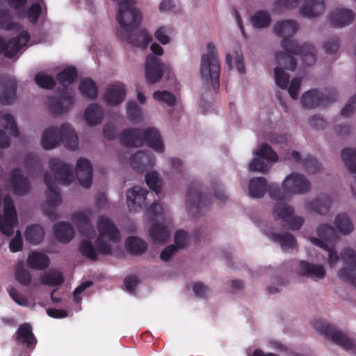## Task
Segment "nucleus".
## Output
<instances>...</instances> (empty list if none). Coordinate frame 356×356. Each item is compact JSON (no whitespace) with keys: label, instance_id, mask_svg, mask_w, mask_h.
<instances>
[{"label":"nucleus","instance_id":"1","mask_svg":"<svg viewBox=\"0 0 356 356\" xmlns=\"http://www.w3.org/2000/svg\"><path fill=\"white\" fill-rule=\"evenodd\" d=\"M298 30V24L292 19L277 22L274 25V33L278 37L283 38L282 47L286 51H279L275 55L277 62L284 65L286 70L294 71L297 62L293 55L300 56L306 65H312L316 62V50L309 43L299 44L291 39Z\"/></svg>","mask_w":356,"mask_h":356},{"label":"nucleus","instance_id":"2","mask_svg":"<svg viewBox=\"0 0 356 356\" xmlns=\"http://www.w3.org/2000/svg\"><path fill=\"white\" fill-rule=\"evenodd\" d=\"M113 1H116L118 6L116 20L120 28L117 31L118 36L135 47L146 48L152 40L151 35L146 31H140L136 36L132 35V33L138 29L142 19L139 10L135 6L136 0Z\"/></svg>","mask_w":356,"mask_h":356},{"label":"nucleus","instance_id":"3","mask_svg":"<svg viewBox=\"0 0 356 356\" xmlns=\"http://www.w3.org/2000/svg\"><path fill=\"white\" fill-rule=\"evenodd\" d=\"M310 182L303 175L291 173L283 181L282 186L278 184H269V196L277 201L273 207V214L278 219H284L294 212L293 207L285 203L291 194H302L310 190Z\"/></svg>","mask_w":356,"mask_h":356},{"label":"nucleus","instance_id":"4","mask_svg":"<svg viewBox=\"0 0 356 356\" xmlns=\"http://www.w3.org/2000/svg\"><path fill=\"white\" fill-rule=\"evenodd\" d=\"M41 143L44 149H54L62 143L66 148L75 150L79 145L77 135L68 123L63 124L60 128L51 127L46 129Z\"/></svg>","mask_w":356,"mask_h":356},{"label":"nucleus","instance_id":"5","mask_svg":"<svg viewBox=\"0 0 356 356\" xmlns=\"http://www.w3.org/2000/svg\"><path fill=\"white\" fill-rule=\"evenodd\" d=\"M97 228L99 234L95 241L98 252L103 255H111L112 248L104 241V238H107L110 242L113 243H119L120 234L118 227L110 218L102 216L98 218Z\"/></svg>","mask_w":356,"mask_h":356},{"label":"nucleus","instance_id":"6","mask_svg":"<svg viewBox=\"0 0 356 356\" xmlns=\"http://www.w3.org/2000/svg\"><path fill=\"white\" fill-rule=\"evenodd\" d=\"M220 63L215 45L212 42L207 44V54L202 55L201 59L200 74L206 81H211L213 90L219 88Z\"/></svg>","mask_w":356,"mask_h":356},{"label":"nucleus","instance_id":"7","mask_svg":"<svg viewBox=\"0 0 356 356\" xmlns=\"http://www.w3.org/2000/svg\"><path fill=\"white\" fill-rule=\"evenodd\" d=\"M319 238H311L312 243L328 252V264L332 267L339 261V257L334 250V245L338 239L335 229L327 224L320 225L317 228Z\"/></svg>","mask_w":356,"mask_h":356},{"label":"nucleus","instance_id":"8","mask_svg":"<svg viewBox=\"0 0 356 356\" xmlns=\"http://www.w3.org/2000/svg\"><path fill=\"white\" fill-rule=\"evenodd\" d=\"M186 204L188 214L195 218L200 217L211 206V197L202 191V186L193 182L188 189Z\"/></svg>","mask_w":356,"mask_h":356},{"label":"nucleus","instance_id":"9","mask_svg":"<svg viewBox=\"0 0 356 356\" xmlns=\"http://www.w3.org/2000/svg\"><path fill=\"white\" fill-rule=\"evenodd\" d=\"M314 328L327 339H331L335 344L346 350H353L356 348L355 342L345 333L338 330L332 325L321 321L314 323Z\"/></svg>","mask_w":356,"mask_h":356},{"label":"nucleus","instance_id":"10","mask_svg":"<svg viewBox=\"0 0 356 356\" xmlns=\"http://www.w3.org/2000/svg\"><path fill=\"white\" fill-rule=\"evenodd\" d=\"M74 92L63 88L58 97H49L46 104L49 111L55 116H58L69 111L74 103Z\"/></svg>","mask_w":356,"mask_h":356},{"label":"nucleus","instance_id":"11","mask_svg":"<svg viewBox=\"0 0 356 356\" xmlns=\"http://www.w3.org/2000/svg\"><path fill=\"white\" fill-rule=\"evenodd\" d=\"M18 217L13 199L6 195L3 198V214L0 215V230L8 236L14 233V227L17 224Z\"/></svg>","mask_w":356,"mask_h":356},{"label":"nucleus","instance_id":"12","mask_svg":"<svg viewBox=\"0 0 356 356\" xmlns=\"http://www.w3.org/2000/svg\"><path fill=\"white\" fill-rule=\"evenodd\" d=\"M44 182L48 190L47 202L49 204L47 208L44 209V213L51 220H56L58 216L55 208L61 204V196L53 178L48 172L44 173Z\"/></svg>","mask_w":356,"mask_h":356},{"label":"nucleus","instance_id":"13","mask_svg":"<svg viewBox=\"0 0 356 356\" xmlns=\"http://www.w3.org/2000/svg\"><path fill=\"white\" fill-rule=\"evenodd\" d=\"M337 99L334 90H330L327 94L320 92L317 90H311L303 93L301 104L306 108H315L321 106H326L334 102Z\"/></svg>","mask_w":356,"mask_h":356},{"label":"nucleus","instance_id":"14","mask_svg":"<svg viewBox=\"0 0 356 356\" xmlns=\"http://www.w3.org/2000/svg\"><path fill=\"white\" fill-rule=\"evenodd\" d=\"M255 154L258 157L254 158L249 165L250 170L253 172L266 173L268 166L265 160L268 162H276L278 160L277 154L267 143H263Z\"/></svg>","mask_w":356,"mask_h":356},{"label":"nucleus","instance_id":"15","mask_svg":"<svg viewBox=\"0 0 356 356\" xmlns=\"http://www.w3.org/2000/svg\"><path fill=\"white\" fill-rule=\"evenodd\" d=\"M30 39V35L26 31H22L16 38L6 41L0 36V54H3L8 58H13L17 53L25 47Z\"/></svg>","mask_w":356,"mask_h":356},{"label":"nucleus","instance_id":"16","mask_svg":"<svg viewBox=\"0 0 356 356\" xmlns=\"http://www.w3.org/2000/svg\"><path fill=\"white\" fill-rule=\"evenodd\" d=\"M169 70V66L161 63L160 59L154 55L147 56L145 63V76L149 83L153 84L159 81L163 74Z\"/></svg>","mask_w":356,"mask_h":356},{"label":"nucleus","instance_id":"17","mask_svg":"<svg viewBox=\"0 0 356 356\" xmlns=\"http://www.w3.org/2000/svg\"><path fill=\"white\" fill-rule=\"evenodd\" d=\"M341 259L347 266L339 271V277L346 281H350L356 287V252L351 248H344L340 253Z\"/></svg>","mask_w":356,"mask_h":356},{"label":"nucleus","instance_id":"18","mask_svg":"<svg viewBox=\"0 0 356 356\" xmlns=\"http://www.w3.org/2000/svg\"><path fill=\"white\" fill-rule=\"evenodd\" d=\"M49 167L59 184L68 185L73 181L72 165L65 163L57 158H52L49 160Z\"/></svg>","mask_w":356,"mask_h":356},{"label":"nucleus","instance_id":"19","mask_svg":"<svg viewBox=\"0 0 356 356\" xmlns=\"http://www.w3.org/2000/svg\"><path fill=\"white\" fill-rule=\"evenodd\" d=\"M10 184L13 193L18 196L27 195L31 188L29 179L24 175L22 170L19 168L11 170Z\"/></svg>","mask_w":356,"mask_h":356},{"label":"nucleus","instance_id":"20","mask_svg":"<svg viewBox=\"0 0 356 356\" xmlns=\"http://www.w3.org/2000/svg\"><path fill=\"white\" fill-rule=\"evenodd\" d=\"M17 82L8 76L0 77V104L5 106L12 104L16 99Z\"/></svg>","mask_w":356,"mask_h":356},{"label":"nucleus","instance_id":"21","mask_svg":"<svg viewBox=\"0 0 356 356\" xmlns=\"http://www.w3.org/2000/svg\"><path fill=\"white\" fill-rule=\"evenodd\" d=\"M148 191L139 186H134L127 192V205L131 212H136L145 204Z\"/></svg>","mask_w":356,"mask_h":356},{"label":"nucleus","instance_id":"22","mask_svg":"<svg viewBox=\"0 0 356 356\" xmlns=\"http://www.w3.org/2000/svg\"><path fill=\"white\" fill-rule=\"evenodd\" d=\"M75 173L80 184L86 188H90L92 180V165L89 160L80 158L76 162Z\"/></svg>","mask_w":356,"mask_h":356},{"label":"nucleus","instance_id":"23","mask_svg":"<svg viewBox=\"0 0 356 356\" xmlns=\"http://www.w3.org/2000/svg\"><path fill=\"white\" fill-rule=\"evenodd\" d=\"M119 141L127 148L142 147V129L130 127L122 130L119 135Z\"/></svg>","mask_w":356,"mask_h":356},{"label":"nucleus","instance_id":"24","mask_svg":"<svg viewBox=\"0 0 356 356\" xmlns=\"http://www.w3.org/2000/svg\"><path fill=\"white\" fill-rule=\"evenodd\" d=\"M71 219L81 235L89 238H93L95 236V228L87 214L76 212L72 215Z\"/></svg>","mask_w":356,"mask_h":356},{"label":"nucleus","instance_id":"25","mask_svg":"<svg viewBox=\"0 0 356 356\" xmlns=\"http://www.w3.org/2000/svg\"><path fill=\"white\" fill-rule=\"evenodd\" d=\"M156 159L149 151H138L132 155L130 159V164L132 168L138 171H144L154 166Z\"/></svg>","mask_w":356,"mask_h":356},{"label":"nucleus","instance_id":"26","mask_svg":"<svg viewBox=\"0 0 356 356\" xmlns=\"http://www.w3.org/2000/svg\"><path fill=\"white\" fill-rule=\"evenodd\" d=\"M354 18L355 14L351 10L336 8L330 13L328 19L332 27L342 28L349 25Z\"/></svg>","mask_w":356,"mask_h":356},{"label":"nucleus","instance_id":"27","mask_svg":"<svg viewBox=\"0 0 356 356\" xmlns=\"http://www.w3.org/2000/svg\"><path fill=\"white\" fill-rule=\"evenodd\" d=\"M143 144L146 145L158 153L164 152V145L159 131L154 127H149L145 130L142 129Z\"/></svg>","mask_w":356,"mask_h":356},{"label":"nucleus","instance_id":"28","mask_svg":"<svg viewBox=\"0 0 356 356\" xmlns=\"http://www.w3.org/2000/svg\"><path fill=\"white\" fill-rule=\"evenodd\" d=\"M126 90L123 83L110 86L106 90L104 100L109 106L120 104L125 98Z\"/></svg>","mask_w":356,"mask_h":356},{"label":"nucleus","instance_id":"29","mask_svg":"<svg viewBox=\"0 0 356 356\" xmlns=\"http://www.w3.org/2000/svg\"><path fill=\"white\" fill-rule=\"evenodd\" d=\"M298 272L301 275L314 280L323 279L325 276V270L323 265L314 264L305 261L299 262Z\"/></svg>","mask_w":356,"mask_h":356},{"label":"nucleus","instance_id":"30","mask_svg":"<svg viewBox=\"0 0 356 356\" xmlns=\"http://www.w3.org/2000/svg\"><path fill=\"white\" fill-rule=\"evenodd\" d=\"M16 340L19 343L24 344L28 348H33L35 346L37 339L29 323H25L19 325L16 332Z\"/></svg>","mask_w":356,"mask_h":356},{"label":"nucleus","instance_id":"31","mask_svg":"<svg viewBox=\"0 0 356 356\" xmlns=\"http://www.w3.org/2000/svg\"><path fill=\"white\" fill-rule=\"evenodd\" d=\"M325 10L323 0H305L304 3L300 7V13L303 17L313 18Z\"/></svg>","mask_w":356,"mask_h":356},{"label":"nucleus","instance_id":"32","mask_svg":"<svg viewBox=\"0 0 356 356\" xmlns=\"http://www.w3.org/2000/svg\"><path fill=\"white\" fill-rule=\"evenodd\" d=\"M249 195L254 198L262 197L265 193L269 192V184L264 177H254L250 180L248 186Z\"/></svg>","mask_w":356,"mask_h":356},{"label":"nucleus","instance_id":"33","mask_svg":"<svg viewBox=\"0 0 356 356\" xmlns=\"http://www.w3.org/2000/svg\"><path fill=\"white\" fill-rule=\"evenodd\" d=\"M27 265L31 269L45 270L50 264L49 258L44 253L33 251L27 257Z\"/></svg>","mask_w":356,"mask_h":356},{"label":"nucleus","instance_id":"34","mask_svg":"<svg viewBox=\"0 0 356 356\" xmlns=\"http://www.w3.org/2000/svg\"><path fill=\"white\" fill-rule=\"evenodd\" d=\"M104 115V110L99 104H91L86 110L84 119L88 125L95 126L102 122Z\"/></svg>","mask_w":356,"mask_h":356},{"label":"nucleus","instance_id":"35","mask_svg":"<svg viewBox=\"0 0 356 356\" xmlns=\"http://www.w3.org/2000/svg\"><path fill=\"white\" fill-rule=\"evenodd\" d=\"M55 236L62 243L70 242L74 236V230L69 222H59L53 227Z\"/></svg>","mask_w":356,"mask_h":356},{"label":"nucleus","instance_id":"36","mask_svg":"<svg viewBox=\"0 0 356 356\" xmlns=\"http://www.w3.org/2000/svg\"><path fill=\"white\" fill-rule=\"evenodd\" d=\"M332 203V200L328 195L322 194L313 201L307 204L309 209L320 215H325L328 213Z\"/></svg>","mask_w":356,"mask_h":356},{"label":"nucleus","instance_id":"37","mask_svg":"<svg viewBox=\"0 0 356 356\" xmlns=\"http://www.w3.org/2000/svg\"><path fill=\"white\" fill-rule=\"evenodd\" d=\"M267 236L274 242L279 243L283 251L292 250L296 243L295 238L289 233L278 234L271 232L267 233Z\"/></svg>","mask_w":356,"mask_h":356},{"label":"nucleus","instance_id":"38","mask_svg":"<svg viewBox=\"0 0 356 356\" xmlns=\"http://www.w3.org/2000/svg\"><path fill=\"white\" fill-rule=\"evenodd\" d=\"M125 246L129 254L136 256L143 254L147 249V243L136 236H129L125 241Z\"/></svg>","mask_w":356,"mask_h":356},{"label":"nucleus","instance_id":"39","mask_svg":"<svg viewBox=\"0 0 356 356\" xmlns=\"http://www.w3.org/2000/svg\"><path fill=\"white\" fill-rule=\"evenodd\" d=\"M152 240L156 243H163L169 239L170 233L167 226L160 223L152 225L149 231Z\"/></svg>","mask_w":356,"mask_h":356},{"label":"nucleus","instance_id":"40","mask_svg":"<svg viewBox=\"0 0 356 356\" xmlns=\"http://www.w3.org/2000/svg\"><path fill=\"white\" fill-rule=\"evenodd\" d=\"M0 29L6 31H15L18 34L24 31L19 23L14 22L8 10H0Z\"/></svg>","mask_w":356,"mask_h":356},{"label":"nucleus","instance_id":"41","mask_svg":"<svg viewBox=\"0 0 356 356\" xmlns=\"http://www.w3.org/2000/svg\"><path fill=\"white\" fill-rule=\"evenodd\" d=\"M79 89L82 96L86 99H95L97 97L98 88L95 82L90 78L82 79Z\"/></svg>","mask_w":356,"mask_h":356},{"label":"nucleus","instance_id":"42","mask_svg":"<svg viewBox=\"0 0 356 356\" xmlns=\"http://www.w3.org/2000/svg\"><path fill=\"white\" fill-rule=\"evenodd\" d=\"M26 240L34 245L39 244L44 237V230L42 226L35 224L29 226L24 233Z\"/></svg>","mask_w":356,"mask_h":356},{"label":"nucleus","instance_id":"43","mask_svg":"<svg viewBox=\"0 0 356 356\" xmlns=\"http://www.w3.org/2000/svg\"><path fill=\"white\" fill-rule=\"evenodd\" d=\"M40 282L44 286H56L64 282V276L62 273L51 270L40 276Z\"/></svg>","mask_w":356,"mask_h":356},{"label":"nucleus","instance_id":"44","mask_svg":"<svg viewBox=\"0 0 356 356\" xmlns=\"http://www.w3.org/2000/svg\"><path fill=\"white\" fill-rule=\"evenodd\" d=\"M250 22L254 28L263 29L270 25L271 17L267 10H260L250 17Z\"/></svg>","mask_w":356,"mask_h":356},{"label":"nucleus","instance_id":"45","mask_svg":"<svg viewBox=\"0 0 356 356\" xmlns=\"http://www.w3.org/2000/svg\"><path fill=\"white\" fill-rule=\"evenodd\" d=\"M78 74L75 67H69L60 72L56 75V79L63 88L72 84L77 78Z\"/></svg>","mask_w":356,"mask_h":356},{"label":"nucleus","instance_id":"46","mask_svg":"<svg viewBox=\"0 0 356 356\" xmlns=\"http://www.w3.org/2000/svg\"><path fill=\"white\" fill-rule=\"evenodd\" d=\"M341 159L352 173H356V149L353 148H345L341 151Z\"/></svg>","mask_w":356,"mask_h":356},{"label":"nucleus","instance_id":"47","mask_svg":"<svg viewBox=\"0 0 356 356\" xmlns=\"http://www.w3.org/2000/svg\"><path fill=\"white\" fill-rule=\"evenodd\" d=\"M15 277L16 280L23 286H28L31 282V275L30 272L25 268L24 262L19 261L15 267Z\"/></svg>","mask_w":356,"mask_h":356},{"label":"nucleus","instance_id":"48","mask_svg":"<svg viewBox=\"0 0 356 356\" xmlns=\"http://www.w3.org/2000/svg\"><path fill=\"white\" fill-rule=\"evenodd\" d=\"M335 225L343 234H348L353 230V225L349 218L344 213L339 214L335 218Z\"/></svg>","mask_w":356,"mask_h":356},{"label":"nucleus","instance_id":"49","mask_svg":"<svg viewBox=\"0 0 356 356\" xmlns=\"http://www.w3.org/2000/svg\"><path fill=\"white\" fill-rule=\"evenodd\" d=\"M79 252L84 257L92 261L97 260V252L92 243L88 240H83L80 243Z\"/></svg>","mask_w":356,"mask_h":356},{"label":"nucleus","instance_id":"50","mask_svg":"<svg viewBox=\"0 0 356 356\" xmlns=\"http://www.w3.org/2000/svg\"><path fill=\"white\" fill-rule=\"evenodd\" d=\"M127 114L129 120L134 124L138 122L142 118V111L134 101L127 103Z\"/></svg>","mask_w":356,"mask_h":356},{"label":"nucleus","instance_id":"51","mask_svg":"<svg viewBox=\"0 0 356 356\" xmlns=\"http://www.w3.org/2000/svg\"><path fill=\"white\" fill-rule=\"evenodd\" d=\"M274 73L276 85L281 89H286L289 83V74L286 72L284 68L281 67H276Z\"/></svg>","mask_w":356,"mask_h":356},{"label":"nucleus","instance_id":"52","mask_svg":"<svg viewBox=\"0 0 356 356\" xmlns=\"http://www.w3.org/2000/svg\"><path fill=\"white\" fill-rule=\"evenodd\" d=\"M300 0H277L273 8V13L281 14L286 9H291L297 7Z\"/></svg>","mask_w":356,"mask_h":356},{"label":"nucleus","instance_id":"53","mask_svg":"<svg viewBox=\"0 0 356 356\" xmlns=\"http://www.w3.org/2000/svg\"><path fill=\"white\" fill-rule=\"evenodd\" d=\"M302 165L307 172L312 174L318 172L321 167L317 159L311 155H307L303 159Z\"/></svg>","mask_w":356,"mask_h":356},{"label":"nucleus","instance_id":"54","mask_svg":"<svg viewBox=\"0 0 356 356\" xmlns=\"http://www.w3.org/2000/svg\"><path fill=\"white\" fill-rule=\"evenodd\" d=\"M153 97L156 101L167 104L169 106H173L176 103V98L175 95L166 90L155 91L153 94Z\"/></svg>","mask_w":356,"mask_h":356},{"label":"nucleus","instance_id":"55","mask_svg":"<svg viewBox=\"0 0 356 356\" xmlns=\"http://www.w3.org/2000/svg\"><path fill=\"white\" fill-rule=\"evenodd\" d=\"M24 168L29 173L40 169L41 163L38 156L33 153L28 154L24 159Z\"/></svg>","mask_w":356,"mask_h":356},{"label":"nucleus","instance_id":"56","mask_svg":"<svg viewBox=\"0 0 356 356\" xmlns=\"http://www.w3.org/2000/svg\"><path fill=\"white\" fill-rule=\"evenodd\" d=\"M35 81L40 87L46 89H51L56 84L51 76L41 73L35 75Z\"/></svg>","mask_w":356,"mask_h":356},{"label":"nucleus","instance_id":"57","mask_svg":"<svg viewBox=\"0 0 356 356\" xmlns=\"http://www.w3.org/2000/svg\"><path fill=\"white\" fill-rule=\"evenodd\" d=\"M2 119L6 124V129H9L11 136L15 138L18 137L19 133L14 116L10 113H6Z\"/></svg>","mask_w":356,"mask_h":356},{"label":"nucleus","instance_id":"58","mask_svg":"<svg viewBox=\"0 0 356 356\" xmlns=\"http://www.w3.org/2000/svg\"><path fill=\"white\" fill-rule=\"evenodd\" d=\"M10 297L15 301L17 305L20 306H28L29 300L24 295L19 293L17 289L14 287L10 288L8 290Z\"/></svg>","mask_w":356,"mask_h":356},{"label":"nucleus","instance_id":"59","mask_svg":"<svg viewBox=\"0 0 356 356\" xmlns=\"http://www.w3.org/2000/svg\"><path fill=\"white\" fill-rule=\"evenodd\" d=\"M289 216L284 219H281L283 222L288 223V227L292 230H298L304 222V218L300 216Z\"/></svg>","mask_w":356,"mask_h":356},{"label":"nucleus","instance_id":"60","mask_svg":"<svg viewBox=\"0 0 356 356\" xmlns=\"http://www.w3.org/2000/svg\"><path fill=\"white\" fill-rule=\"evenodd\" d=\"M42 13V7L39 3H33L29 8L27 16L31 23L35 24Z\"/></svg>","mask_w":356,"mask_h":356},{"label":"nucleus","instance_id":"61","mask_svg":"<svg viewBox=\"0 0 356 356\" xmlns=\"http://www.w3.org/2000/svg\"><path fill=\"white\" fill-rule=\"evenodd\" d=\"M158 179V173L154 171L148 172L145 175V181L147 185L156 194H158L159 192V188L157 186Z\"/></svg>","mask_w":356,"mask_h":356},{"label":"nucleus","instance_id":"62","mask_svg":"<svg viewBox=\"0 0 356 356\" xmlns=\"http://www.w3.org/2000/svg\"><path fill=\"white\" fill-rule=\"evenodd\" d=\"M302 80L300 77H295L292 79L289 87L288 92L293 99H297L300 88Z\"/></svg>","mask_w":356,"mask_h":356},{"label":"nucleus","instance_id":"63","mask_svg":"<svg viewBox=\"0 0 356 356\" xmlns=\"http://www.w3.org/2000/svg\"><path fill=\"white\" fill-rule=\"evenodd\" d=\"M193 290L195 295L200 298H206L209 292V289L200 282L193 284Z\"/></svg>","mask_w":356,"mask_h":356},{"label":"nucleus","instance_id":"64","mask_svg":"<svg viewBox=\"0 0 356 356\" xmlns=\"http://www.w3.org/2000/svg\"><path fill=\"white\" fill-rule=\"evenodd\" d=\"M186 238L187 232L181 229L177 231L174 238L175 245L178 249H183L186 245Z\"/></svg>","mask_w":356,"mask_h":356}]
</instances>
